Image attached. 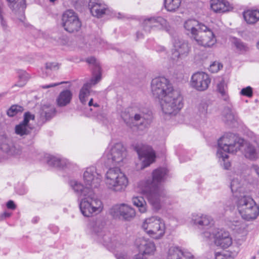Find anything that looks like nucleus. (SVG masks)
<instances>
[{
    "label": "nucleus",
    "instance_id": "f257e3e1",
    "mask_svg": "<svg viewBox=\"0 0 259 259\" xmlns=\"http://www.w3.org/2000/svg\"><path fill=\"white\" fill-rule=\"evenodd\" d=\"M167 172L165 168H157L153 171L152 181H143L139 184L142 193L146 195L149 202L156 209L160 208L166 197V192L160 183L166 179Z\"/></svg>",
    "mask_w": 259,
    "mask_h": 259
},
{
    "label": "nucleus",
    "instance_id": "f03ea898",
    "mask_svg": "<svg viewBox=\"0 0 259 259\" xmlns=\"http://www.w3.org/2000/svg\"><path fill=\"white\" fill-rule=\"evenodd\" d=\"M243 142L242 139L231 133L225 134L218 140L217 155L219 160L223 161L225 169H229L231 165L230 163L226 161L228 159V154L236 153L240 150Z\"/></svg>",
    "mask_w": 259,
    "mask_h": 259
},
{
    "label": "nucleus",
    "instance_id": "7ed1b4c3",
    "mask_svg": "<svg viewBox=\"0 0 259 259\" xmlns=\"http://www.w3.org/2000/svg\"><path fill=\"white\" fill-rule=\"evenodd\" d=\"M234 201L241 218L247 221L255 220L259 215V206L251 197L245 193L234 197Z\"/></svg>",
    "mask_w": 259,
    "mask_h": 259
},
{
    "label": "nucleus",
    "instance_id": "20e7f679",
    "mask_svg": "<svg viewBox=\"0 0 259 259\" xmlns=\"http://www.w3.org/2000/svg\"><path fill=\"white\" fill-rule=\"evenodd\" d=\"M79 207L83 216L92 217L101 212L104 206L102 201L93 191H90L87 196L80 198Z\"/></svg>",
    "mask_w": 259,
    "mask_h": 259
},
{
    "label": "nucleus",
    "instance_id": "39448f33",
    "mask_svg": "<svg viewBox=\"0 0 259 259\" xmlns=\"http://www.w3.org/2000/svg\"><path fill=\"white\" fill-rule=\"evenodd\" d=\"M160 103L163 112L169 115L177 114L183 107V98L175 90L161 98Z\"/></svg>",
    "mask_w": 259,
    "mask_h": 259
},
{
    "label": "nucleus",
    "instance_id": "423d86ee",
    "mask_svg": "<svg viewBox=\"0 0 259 259\" xmlns=\"http://www.w3.org/2000/svg\"><path fill=\"white\" fill-rule=\"evenodd\" d=\"M105 181L107 188L116 192L123 190L128 184L126 176L117 167L108 169L106 174Z\"/></svg>",
    "mask_w": 259,
    "mask_h": 259
},
{
    "label": "nucleus",
    "instance_id": "0eeeda50",
    "mask_svg": "<svg viewBox=\"0 0 259 259\" xmlns=\"http://www.w3.org/2000/svg\"><path fill=\"white\" fill-rule=\"evenodd\" d=\"M191 50V47L187 40L180 38L175 39L167 67L172 68L180 65L181 60L189 55Z\"/></svg>",
    "mask_w": 259,
    "mask_h": 259
},
{
    "label": "nucleus",
    "instance_id": "6e6552de",
    "mask_svg": "<svg viewBox=\"0 0 259 259\" xmlns=\"http://www.w3.org/2000/svg\"><path fill=\"white\" fill-rule=\"evenodd\" d=\"M142 227L147 234L155 239L161 238L165 234V223L158 217L153 216L146 219Z\"/></svg>",
    "mask_w": 259,
    "mask_h": 259
},
{
    "label": "nucleus",
    "instance_id": "1a4fd4ad",
    "mask_svg": "<svg viewBox=\"0 0 259 259\" xmlns=\"http://www.w3.org/2000/svg\"><path fill=\"white\" fill-rule=\"evenodd\" d=\"M121 116L127 126L131 127L137 126L141 130L147 128L152 121V116L150 113L140 112L133 117L128 113L123 112Z\"/></svg>",
    "mask_w": 259,
    "mask_h": 259
},
{
    "label": "nucleus",
    "instance_id": "9d476101",
    "mask_svg": "<svg viewBox=\"0 0 259 259\" xmlns=\"http://www.w3.org/2000/svg\"><path fill=\"white\" fill-rule=\"evenodd\" d=\"M89 228L97 235L98 241L103 243L104 245L113 249L119 245L116 239L111 238V235L110 233H105L103 231V224L101 221L91 222L89 225Z\"/></svg>",
    "mask_w": 259,
    "mask_h": 259
},
{
    "label": "nucleus",
    "instance_id": "9b49d317",
    "mask_svg": "<svg viewBox=\"0 0 259 259\" xmlns=\"http://www.w3.org/2000/svg\"><path fill=\"white\" fill-rule=\"evenodd\" d=\"M126 155L125 148L121 143H117L105 151L104 158L106 159V164L107 166H111L120 164Z\"/></svg>",
    "mask_w": 259,
    "mask_h": 259
},
{
    "label": "nucleus",
    "instance_id": "f8f14e48",
    "mask_svg": "<svg viewBox=\"0 0 259 259\" xmlns=\"http://www.w3.org/2000/svg\"><path fill=\"white\" fill-rule=\"evenodd\" d=\"M151 87L153 95L159 100L174 90L171 84L165 77L153 79L151 81Z\"/></svg>",
    "mask_w": 259,
    "mask_h": 259
},
{
    "label": "nucleus",
    "instance_id": "ddd939ff",
    "mask_svg": "<svg viewBox=\"0 0 259 259\" xmlns=\"http://www.w3.org/2000/svg\"><path fill=\"white\" fill-rule=\"evenodd\" d=\"M110 214L114 218L130 221L136 215L135 210L130 205L125 204H117L110 209Z\"/></svg>",
    "mask_w": 259,
    "mask_h": 259
},
{
    "label": "nucleus",
    "instance_id": "4468645a",
    "mask_svg": "<svg viewBox=\"0 0 259 259\" xmlns=\"http://www.w3.org/2000/svg\"><path fill=\"white\" fill-rule=\"evenodd\" d=\"M62 20L64 29L70 33L77 32L81 28V22L73 10L66 11L63 14Z\"/></svg>",
    "mask_w": 259,
    "mask_h": 259
},
{
    "label": "nucleus",
    "instance_id": "2eb2a0df",
    "mask_svg": "<svg viewBox=\"0 0 259 259\" xmlns=\"http://www.w3.org/2000/svg\"><path fill=\"white\" fill-rule=\"evenodd\" d=\"M135 149L142 160V169L149 166L155 161V153L150 146L138 144L135 146Z\"/></svg>",
    "mask_w": 259,
    "mask_h": 259
},
{
    "label": "nucleus",
    "instance_id": "dca6fc26",
    "mask_svg": "<svg viewBox=\"0 0 259 259\" xmlns=\"http://www.w3.org/2000/svg\"><path fill=\"white\" fill-rule=\"evenodd\" d=\"M143 26L145 31L150 32L151 30H164L168 32L170 25L168 21L161 16H153L145 19Z\"/></svg>",
    "mask_w": 259,
    "mask_h": 259
},
{
    "label": "nucleus",
    "instance_id": "f3484780",
    "mask_svg": "<svg viewBox=\"0 0 259 259\" xmlns=\"http://www.w3.org/2000/svg\"><path fill=\"white\" fill-rule=\"evenodd\" d=\"M194 39L198 45L205 48H210L217 42L213 32L205 25L202 26L201 30L195 36Z\"/></svg>",
    "mask_w": 259,
    "mask_h": 259
},
{
    "label": "nucleus",
    "instance_id": "a211bd4d",
    "mask_svg": "<svg viewBox=\"0 0 259 259\" xmlns=\"http://www.w3.org/2000/svg\"><path fill=\"white\" fill-rule=\"evenodd\" d=\"M211 82V79L208 74L201 71L194 73L191 78V85L198 91L206 90Z\"/></svg>",
    "mask_w": 259,
    "mask_h": 259
},
{
    "label": "nucleus",
    "instance_id": "6ab92c4d",
    "mask_svg": "<svg viewBox=\"0 0 259 259\" xmlns=\"http://www.w3.org/2000/svg\"><path fill=\"white\" fill-rule=\"evenodd\" d=\"M102 176L97 170L96 167H87L83 175V179L86 186H88L93 190L100 186L102 181Z\"/></svg>",
    "mask_w": 259,
    "mask_h": 259
},
{
    "label": "nucleus",
    "instance_id": "aec40b11",
    "mask_svg": "<svg viewBox=\"0 0 259 259\" xmlns=\"http://www.w3.org/2000/svg\"><path fill=\"white\" fill-rule=\"evenodd\" d=\"M215 244L222 248H227L232 244V238L228 231L215 229L213 232Z\"/></svg>",
    "mask_w": 259,
    "mask_h": 259
},
{
    "label": "nucleus",
    "instance_id": "412c9836",
    "mask_svg": "<svg viewBox=\"0 0 259 259\" xmlns=\"http://www.w3.org/2000/svg\"><path fill=\"white\" fill-rule=\"evenodd\" d=\"M135 244L139 250V254L152 255L156 250V247L153 242L144 237H139L136 239Z\"/></svg>",
    "mask_w": 259,
    "mask_h": 259
},
{
    "label": "nucleus",
    "instance_id": "4be33fe9",
    "mask_svg": "<svg viewBox=\"0 0 259 259\" xmlns=\"http://www.w3.org/2000/svg\"><path fill=\"white\" fill-rule=\"evenodd\" d=\"M10 8L17 17L20 23L24 24L25 17L24 10L26 8L25 0H7Z\"/></svg>",
    "mask_w": 259,
    "mask_h": 259
},
{
    "label": "nucleus",
    "instance_id": "5701e85b",
    "mask_svg": "<svg viewBox=\"0 0 259 259\" xmlns=\"http://www.w3.org/2000/svg\"><path fill=\"white\" fill-rule=\"evenodd\" d=\"M100 80L101 73H100L95 76L92 77L89 82H86L83 85L79 93V99L83 105H85L87 103L91 88Z\"/></svg>",
    "mask_w": 259,
    "mask_h": 259
},
{
    "label": "nucleus",
    "instance_id": "b1692460",
    "mask_svg": "<svg viewBox=\"0 0 259 259\" xmlns=\"http://www.w3.org/2000/svg\"><path fill=\"white\" fill-rule=\"evenodd\" d=\"M1 138L4 140V142L1 143L0 148L4 152L14 156H20L22 154L21 146L11 142L5 136H2Z\"/></svg>",
    "mask_w": 259,
    "mask_h": 259
},
{
    "label": "nucleus",
    "instance_id": "393cba45",
    "mask_svg": "<svg viewBox=\"0 0 259 259\" xmlns=\"http://www.w3.org/2000/svg\"><path fill=\"white\" fill-rule=\"evenodd\" d=\"M192 222L199 229H209L213 224L211 217L207 215L194 214L192 217Z\"/></svg>",
    "mask_w": 259,
    "mask_h": 259
},
{
    "label": "nucleus",
    "instance_id": "a878e982",
    "mask_svg": "<svg viewBox=\"0 0 259 259\" xmlns=\"http://www.w3.org/2000/svg\"><path fill=\"white\" fill-rule=\"evenodd\" d=\"M166 259H194V256L189 251H183L179 247L172 246L167 252Z\"/></svg>",
    "mask_w": 259,
    "mask_h": 259
},
{
    "label": "nucleus",
    "instance_id": "bb28decb",
    "mask_svg": "<svg viewBox=\"0 0 259 259\" xmlns=\"http://www.w3.org/2000/svg\"><path fill=\"white\" fill-rule=\"evenodd\" d=\"M89 7L92 15L100 18L105 14L107 7L101 0H90Z\"/></svg>",
    "mask_w": 259,
    "mask_h": 259
},
{
    "label": "nucleus",
    "instance_id": "cd10ccee",
    "mask_svg": "<svg viewBox=\"0 0 259 259\" xmlns=\"http://www.w3.org/2000/svg\"><path fill=\"white\" fill-rule=\"evenodd\" d=\"M202 26L204 25L194 19H188L184 23V27L187 31V34H190L193 39L201 30Z\"/></svg>",
    "mask_w": 259,
    "mask_h": 259
},
{
    "label": "nucleus",
    "instance_id": "c85d7f7f",
    "mask_svg": "<svg viewBox=\"0 0 259 259\" xmlns=\"http://www.w3.org/2000/svg\"><path fill=\"white\" fill-rule=\"evenodd\" d=\"M241 146H244L243 154L247 159L255 161L259 157V144H257V149L254 146L249 143H245L244 144V140Z\"/></svg>",
    "mask_w": 259,
    "mask_h": 259
},
{
    "label": "nucleus",
    "instance_id": "c756f323",
    "mask_svg": "<svg viewBox=\"0 0 259 259\" xmlns=\"http://www.w3.org/2000/svg\"><path fill=\"white\" fill-rule=\"evenodd\" d=\"M211 9L216 13H225L232 9V5L226 0H211Z\"/></svg>",
    "mask_w": 259,
    "mask_h": 259
},
{
    "label": "nucleus",
    "instance_id": "7c9ffc66",
    "mask_svg": "<svg viewBox=\"0 0 259 259\" xmlns=\"http://www.w3.org/2000/svg\"><path fill=\"white\" fill-rule=\"evenodd\" d=\"M69 185L74 193L82 198L87 196L90 191H93L88 186L84 187L81 183L75 180H70L69 181Z\"/></svg>",
    "mask_w": 259,
    "mask_h": 259
},
{
    "label": "nucleus",
    "instance_id": "2f4dec72",
    "mask_svg": "<svg viewBox=\"0 0 259 259\" xmlns=\"http://www.w3.org/2000/svg\"><path fill=\"white\" fill-rule=\"evenodd\" d=\"M56 112V110L54 106L44 105L39 112V120L42 122H45L52 118L55 115Z\"/></svg>",
    "mask_w": 259,
    "mask_h": 259
},
{
    "label": "nucleus",
    "instance_id": "473e14b6",
    "mask_svg": "<svg viewBox=\"0 0 259 259\" xmlns=\"http://www.w3.org/2000/svg\"><path fill=\"white\" fill-rule=\"evenodd\" d=\"M230 188L233 198L245 193L244 185L238 177L235 178L232 180Z\"/></svg>",
    "mask_w": 259,
    "mask_h": 259
},
{
    "label": "nucleus",
    "instance_id": "72a5a7b5",
    "mask_svg": "<svg viewBox=\"0 0 259 259\" xmlns=\"http://www.w3.org/2000/svg\"><path fill=\"white\" fill-rule=\"evenodd\" d=\"M72 98V93L69 90L61 92L56 99L57 104L59 107H64L69 104Z\"/></svg>",
    "mask_w": 259,
    "mask_h": 259
},
{
    "label": "nucleus",
    "instance_id": "f704fd0d",
    "mask_svg": "<svg viewBox=\"0 0 259 259\" xmlns=\"http://www.w3.org/2000/svg\"><path fill=\"white\" fill-rule=\"evenodd\" d=\"M47 162L48 165L59 168H64L67 166L68 161L65 159L58 158L52 155H49L47 157Z\"/></svg>",
    "mask_w": 259,
    "mask_h": 259
},
{
    "label": "nucleus",
    "instance_id": "c9c22d12",
    "mask_svg": "<svg viewBox=\"0 0 259 259\" xmlns=\"http://www.w3.org/2000/svg\"><path fill=\"white\" fill-rule=\"evenodd\" d=\"M243 17L247 23L253 24L259 19V11L247 10L244 12Z\"/></svg>",
    "mask_w": 259,
    "mask_h": 259
},
{
    "label": "nucleus",
    "instance_id": "e433bc0d",
    "mask_svg": "<svg viewBox=\"0 0 259 259\" xmlns=\"http://www.w3.org/2000/svg\"><path fill=\"white\" fill-rule=\"evenodd\" d=\"M217 91L220 94L222 99L227 102H229L228 95L227 84L224 79H221L217 84Z\"/></svg>",
    "mask_w": 259,
    "mask_h": 259
},
{
    "label": "nucleus",
    "instance_id": "4c0bfd02",
    "mask_svg": "<svg viewBox=\"0 0 259 259\" xmlns=\"http://www.w3.org/2000/svg\"><path fill=\"white\" fill-rule=\"evenodd\" d=\"M133 204L138 208L141 213H145L147 211V203L144 198L141 196L133 197L132 199Z\"/></svg>",
    "mask_w": 259,
    "mask_h": 259
},
{
    "label": "nucleus",
    "instance_id": "58836bf2",
    "mask_svg": "<svg viewBox=\"0 0 259 259\" xmlns=\"http://www.w3.org/2000/svg\"><path fill=\"white\" fill-rule=\"evenodd\" d=\"M208 103L204 101H202L197 106V114L201 119H204L208 114Z\"/></svg>",
    "mask_w": 259,
    "mask_h": 259
},
{
    "label": "nucleus",
    "instance_id": "ea45409f",
    "mask_svg": "<svg viewBox=\"0 0 259 259\" xmlns=\"http://www.w3.org/2000/svg\"><path fill=\"white\" fill-rule=\"evenodd\" d=\"M181 1V0H164V8L168 12H175L180 7Z\"/></svg>",
    "mask_w": 259,
    "mask_h": 259
},
{
    "label": "nucleus",
    "instance_id": "a19ab883",
    "mask_svg": "<svg viewBox=\"0 0 259 259\" xmlns=\"http://www.w3.org/2000/svg\"><path fill=\"white\" fill-rule=\"evenodd\" d=\"M230 227L238 233L245 232L246 227V224L241 221L236 220L230 222Z\"/></svg>",
    "mask_w": 259,
    "mask_h": 259
},
{
    "label": "nucleus",
    "instance_id": "79ce46f5",
    "mask_svg": "<svg viewBox=\"0 0 259 259\" xmlns=\"http://www.w3.org/2000/svg\"><path fill=\"white\" fill-rule=\"evenodd\" d=\"M239 251L238 247H236L233 251H227L223 253H218L215 255V259H234Z\"/></svg>",
    "mask_w": 259,
    "mask_h": 259
},
{
    "label": "nucleus",
    "instance_id": "37998d69",
    "mask_svg": "<svg viewBox=\"0 0 259 259\" xmlns=\"http://www.w3.org/2000/svg\"><path fill=\"white\" fill-rule=\"evenodd\" d=\"M15 133L16 135L24 137L29 135L30 133V128L21 122L16 125L15 127Z\"/></svg>",
    "mask_w": 259,
    "mask_h": 259
},
{
    "label": "nucleus",
    "instance_id": "c03bdc74",
    "mask_svg": "<svg viewBox=\"0 0 259 259\" xmlns=\"http://www.w3.org/2000/svg\"><path fill=\"white\" fill-rule=\"evenodd\" d=\"M223 120L227 122H232L235 120V115L232 109L229 107H225L223 111Z\"/></svg>",
    "mask_w": 259,
    "mask_h": 259
},
{
    "label": "nucleus",
    "instance_id": "a18cd8bd",
    "mask_svg": "<svg viewBox=\"0 0 259 259\" xmlns=\"http://www.w3.org/2000/svg\"><path fill=\"white\" fill-rule=\"evenodd\" d=\"M19 80L18 82L14 84L12 88L15 87H23L29 78V76L28 73L25 71L22 72L19 75Z\"/></svg>",
    "mask_w": 259,
    "mask_h": 259
},
{
    "label": "nucleus",
    "instance_id": "49530a36",
    "mask_svg": "<svg viewBox=\"0 0 259 259\" xmlns=\"http://www.w3.org/2000/svg\"><path fill=\"white\" fill-rule=\"evenodd\" d=\"M87 62L89 64H93L94 65V70L93 72V76L99 74L100 73L101 74V67L99 66L98 63L96 62V60L94 57L89 58L87 59Z\"/></svg>",
    "mask_w": 259,
    "mask_h": 259
},
{
    "label": "nucleus",
    "instance_id": "de8ad7c7",
    "mask_svg": "<svg viewBox=\"0 0 259 259\" xmlns=\"http://www.w3.org/2000/svg\"><path fill=\"white\" fill-rule=\"evenodd\" d=\"M23 110V107L17 105L12 106L7 111V114L10 117H13L18 114L19 112H21Z\"/></svg>",
    "mask_w": 259,
    "mask_h": 259
},
{
    "label": "nucleus",
    "instance_id": "09e8293b",
    "mask_svg": "<svg viewBox=\"0 0 259 259\" xmlns=\"http://www.w3.org/2000/svg\"><path fill=\"white\" fill-rule=\"evenodd\" d=\"M234 44L237 49L241 52H246L248 49L247 46L239 39H235Z\"/></svg>",
    "mask_w": 259,
    "mask_h": 259
},
{
    "label": "nucleus",
    "instance_id": "8fccbe9b",
    "mask_svg": "<svg viewBox=\"0 0 259 259\" xmlns=\"http://www.w3.org/2000/svg\"><path fill=\"white\" fill-rule=\"evenodd\" d=\"M223 65L218 62H214L211 64L208 68L209 71L212 73H216L218 72L222 68Z\"/></svg>",
    "mask_w": 259,
    "mask_h": 259
},
{
    "label": "nucleus",
    "instance_id": "3c124183",
    "mask_svg": "<svg viewBox=\"0 0 259 259\" xmlns=\"http://www.w3.org/2000/svg\"><path fill=\"white\" fill-rule=\"evenodd\" d=\"M34 115L33 114H31L30 112H26L24 115V119L21 123L29 126L28 123L30 120L34 119Z\"/></svg>",
    "mask_w": 259,
    "mask_h": 259
},
{
    "label": "nucleus",
    "instance_id": "603ef678",
    "mask_svg": "<svg viewBox=\"0 0 259 259\" xmlns=\"http://www.w3.org/2000/svg\"><path fill=\"white\" fill-rule=\"evenodd\" d=\"M241 94L243 96L251 97L252 96V90L250 87H247L241 90Z\"/></svg>",
    "mask_w": 259,
    "mask_h": 259
},
{
    "label": "nucleus",
    "instance_id": "864d4df0",
    "mask_svg": "<svg viewBox=\"0 0 259 259\" xmlns=\"http://www.w3.org/2000/svg\"><path fill=\"white\" fill-rule=\"evenodd\" d=\"M214 229H212L211 228H210L209 229L206 230L207 231H205L202 233L203 236L206 239H209L212 237L214 238L213 232Z\"/></svg>",
    "mask_w": 259,
    "mask_h": 259
},
{
    "label": "nucleus",
    "instance_id": "5fc2aeb1",
    "mask_svg": "<svg viewBox=\"0 0 259 259\" xmlns=\"http://www.w3.org/2000/svg\"><path fill=\"white\" fill-rule=\"evenodd\" d=\"M46 68L47 69L57 70L59 69V65L58 63L55 62L47 63Z\"/></svg>",
    "mask_w": 259,
    "mask_h": 259
},
{
    "label": "nucleus",
    "instance_id": "6e6d98bb",
    "mask_svg": "<svg viewBox=\"0 0 259 259\" xmlns=\"http://www.w3.org/2000/svg\"><path fill=\"white\" fill-rule=\"evenodd\" d=\"M1 25L4 30H6L8 28V25L6 20L4 18V15L0 16Z\"/></svg>",
    "mask_w": 259,
    "mask_h": 259
},
{
    "label": "nucleus",
    "instance_id": "4d7b16f0",
    "mask_svg": "<svg viewBox=\"0 0 259 259\" xmlns=\"http://www.w3.org/2000/svg\"><path fill=\"white\" fill-rule=\"evenodd\" d=\"M117 259H130V257L125 252L117 253L115 254Z\"/></svg>",
    "mask_w": 259,
    "mask_h": 259
},
{
    "label": "nucleus",
    "instance_id": "13d9d810",
    "mask_svg": "<svg viewBox=\"0 0 259 259\" xmlns=\"http://www.w3.org/2000/svg\"><path fill=\"white\" fill-rule=\"evenodd\" d=\"M250 170L251 171L254 172L256 173L257 176L259 177V166L257 164H252L250 167Z\"/></svg>",
    "mask_w": 259,
    "mask_h": 259
},
{
    "label": "nucleus",
    "instance_id": "bf43d9fd",
    "mask_svg": "<svg viewBox=\"0 0 259 259\" xmlns=\"http://www.w3.org/2000/svg\"><path fill=\"white\" fill-rule=\"evenodd\" d=\"M63 83V82H57V83H51L48 85H43L41 86V88L44 89H47L50 88L55 87L56 86H57L58 85L61 84Z\"/></svg>",
    "mask_w": 259,
    "mask_h": 259
},
{
    "label": "nucleus",
    "instance_id": "052dcab7",
    "mask_svg": "<svg viewBox=\"0 0 259 259\" xmlns=\"http://www.w3.org/2000/svg\"><path fill=\"white\" fill-rule=\"evenodd\" d=\"M7 207L9 209H15L16 208V205L14 202L12 200H9L7 203Z\"/></svg>",
    "mask_w": 259,
    "mask_h": 259
},
{
    "label": "nucleus",
    "instance_id": "680f3d73",
    "mask_svg": "<svg viewBox=\"0 0 259 259\" xmlns=\"http://www.w3.org/2000/svg\"><path fill=\"white\" fill-rule=\"evenodd\" d=\"M89 106H94V107H99V105L97 102H94L93 99L91 98L90 99L89 102L88 103Z\"/></svg>",
    "mask_w": 259,
    "mask_h": 259
},
{
    "label": "nucleus",
    "instance_id": "e2e57ef3",
    "mask_svg": "<svg viewBox=\"0 0 259 259\" xmlns=\"http://www.w3.org/2000/svg\"><path fill=\"white\" fill-rule=\"evenodd\" d=\"M11 214V213H9V212H4L1 215L2 219H5V218H9V217H10Z\"/></svg>",
    "mask_w": 259,
    "mask_h": 259
},
{
    "label": "nucleus",
    "instance_id": "0e129e2a",
    "mask_svg": "<svg viewBox=\"0 0 259 259\" xmlns=\"http://www.w3.org/2000/svg\"><path fill=\"white\" fill-rule=\"evenodd\" d=\"M5 15L4 11V5L1 1H0V16Z\"/></svg>",
    "mask_w": 259,
    "mask_h": 259
},
{
    "label": "nucleus",
    "instance_id": "69168bd1",
    "mask_svg": "<svg viewBox=\"0 0 259 259\" xmlns=\"http://www.w3.org/2000/svg\"><path fill=\"white\" fill-rule=\"evenodd\" d=\"M156 51L157 52H164L165 51V48L163 46H159L157 47Z\"/></svg>",
    "mask_w": 259,
    "mask_h": 259
},
{
    "label": "nucleus",
    "instance_id": "338daca9",
    "mask_svg": "<svg viewBox=\"0 0 259 259\" xmlns=\"http://www.w3.org/2000/svg\"><path fill=\"white\" fill-rule=\"evenodd\" d=\"M134 259H147L144 257L142 254H137L135 255Z\"/></svg>",
    "mask_w": 259,
    "mask_h": 259
},
{
    "label": "nucleus",
    "instance_id": "774afa93",
    "mask_svg": "<svg viewBox=\"0 0 259 259\" xmlns=\"http://www.w3.org/2000/svg\"><path fill=\"white\" fill-rule=\"evenodd\" d=\"M136 35H137V38L138 39H140V38H141L143 37V34L140 32H137Z\"/></svg>",
    "mask_w": 259,
    "mask_h": 259
}]
</instances>
